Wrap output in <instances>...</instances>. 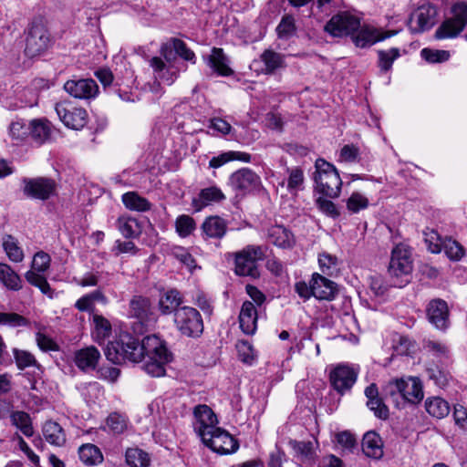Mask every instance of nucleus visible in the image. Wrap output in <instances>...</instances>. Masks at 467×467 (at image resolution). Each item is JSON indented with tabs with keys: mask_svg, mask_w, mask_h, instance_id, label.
I'll return each instance as SVG.
<instances>
[{
	"mask_svg": "<svg viewBox=\"0 0 467 467\" xmlns=\"http://www.w3.org/2000/svg\"><path fill=\"white\" fill-rule=\"evenodd\" d=\"M9 135L17 142L24 141L30 135V121L25 119L14 120L9 126Z\"/></svg>",
	"mask_w": 467,
	"mask_h": 467,
	"instance_id": "obj_43",
	"label": "nucleus"
},
{
	"mask_svg": "<svg viewBox=\"0 0 467 467\" xmlns=\"http://www.w3.org/2000/svg\"><path fill=\"white\" fill-rule=\"evenodd\" d=\"M358 370L346 364H338L330 372L329 379L333 388L340 394L349 390L355 384Z\"/></svg>",
	"mask_w": 467,
	"mask_h": 467,
	"instance_id": "obj_16",
	"label": "nucleus"
},
{
	"mask_svg": "<svg viewBox=\"0 0 467 467\" xmlns=\"http://www.w3.org/2000/svg\"><path fill=\"white\" fill-rule=\"evenodd\" d=\"M368 199L358 192H353L347 200V208L352 213H357L361 210H365L368 208Z\"/></svg>",
	"mask_w": 467,
	"mask_h": 467,
	"instance_id": "obj_54",
	"label": "nucleus"
},
{
	"mask_svg": "<svg viewBox=\"0 0 467 467\" xmlns=\"http://www.w3.org/2000/svg\"><path fill=\"white\" fill-rule=\"evenodd\" d=\"M226 199L224 193L217 186H210L202 189L199 193L192 199V207L194 213H199L205 207L218 203Z\"/></svg>",
	"mask_w": 467,
	"mask_h": 467,
	"instance_id": "obj_19",
	"label": "nucleus"
},
{
	"mask_svg": "<svg viewBox=\"0 0 467 467\" xmlns=\"http://www.w3.org/2000/svg\"><path fill=\"white\" fill-rule=\"evenodd\" d=\"M24 193L30 198L37 200L49 199L56 191V182L52 179L38 177L24 179Z\"/></svg>",
	"mask_w": 467,
	"mask_h": 467,
	"instance_id": "obj_15",
	"label": "nucleus"
},
{
	"mask_svg": "<svg viewBox=\"0 0 467 467\" xmlns=\"http://www.w3.org/2000/svg\"><path fill=\"white\" fill-rule=\"evenodd\" d=\"M130 425L129 418L122 413L111 412L106 419V428L113 434H122Z\"/></svg>",
	"mask_w": 467,
	"mask_h": 467,
	"instance_id": "obj_38",
	"label": "nucleus"
},
{
	"mask_svg": "<svg viewBox=\"0 0 467 467\" xmlns=\"http://www.w3.org/2000/svg\"><path fill=\"white\" fill-rule=\"evenodd\" d=\"M378 66L381 71L390 70L393 62L400 57V50L397 47H391L388 50L378 51Z\"/></svg>",
	"mask_w": 467,
	"mask_h": 467,
	"instance_id": "obj_44",
	"label": "nucleus"
},
{
	"mask_svg": "<svg viewBox=\"0 0 467 467\" xmlns=\"http://www.w3.org/2000/svg\"><path fill=\"white\" fill-rule=\"evenodd\" d=\"M452 17L448 18L437 28L435 36L438 39L453 38L460 35L467 26V2L460 1L452 5Z\"/></svg>",
	"mask_w": 467,
	"mask_h": 467,
	"instance_id": "obj_6",
	"label": "nucleus"
},
{
	"mask_svg": "<svg viewBox=\"0 0 467 467\" xmlns=\"http://www.w3.org/2000/svg\"><path fill=\"white\" fill-rule=\"evenodd\" d=\"M141 342L128 333H123L117 339L108 344L105 355L114 364L126 361L138 363L142 360Z\"/></svg>",
	"mask_w": 467,
	"mask_h": 467,
	"instance_id": "obj_1",
	"label": "nucleus"
},
{
	"mask_svg": "<svg viewBox=\"0 0 467 467\" xmlns=\"http://www.w3.org/2000/svg\"><path fill=\"white\" fill-rule=\"evenodd\" d=\"M100 358L99 349L94 346H89L75 352L74 362L79 369L88 371L96 368Z\"/></svg>",
	"mask_w": 467,
	"mask_h": 467,
	"instance_id": "obj_21",
	"label": "nucleus"
},
{
	"mask_svg": "<svg viewBox=\"0 0 467 467\" xmlns=\"http://www.w3.org/2000/svg\"><path fill=\"white\" fill-rule=\"evenodd\" d=\"M202 232L206 238L222 239L227 231V223L217 215L207 217L202 226Z\"/></svg>",
	"mask_w": 467,
	"mask_h": 467,
	"instance_id": "obj_29",
	"label": "nucleus"
},
{
	"mask_svg": "<svg viewBox=\"0 0 467 467\" xmlns=\"http://www.w3.org/2000/svg\"><path fill=\"white\" fill-rule=\"evenodd\" d=\"M45 440L54 446H62L66 442V434L63 428L56 421L47 420L42 429Z\"/></svg>",
	"mask_w": 467,
	"mask_h": 467,
	"instance_id": "obj_32",
	"label": "nucleus"
},
{
	"mask_svg": "<svg viewBox=\"0 0 467 467\" xmlns=\"http://www.w3.org/2000/svg\"><path fill=\"white\" fill-rule=\"evenodd\" d=\"M4 249L10 260L14 262H21L24 258L22 249L16 244L14 238L8 236L3 244Z\"/></svg>",
	"mask_w": 467,
	"mask_h": 467,
	"instance_id": "obj_58",
	"label": "nucleus"
},
{
	"mask_svg": "<svg viewBox=\"0 0 467 467\" xmlns=\"http://www.w3.org/2000/svg\"><path fill=\"white\" fill-rule=\"evenodd\" d=\"M442 250L444 251L447 257L452 261H459L465 254L463 246L459 242L451 237L443 238Z\"/></svg>",
	"mask_w": 467,
	"mask_h": 467,
	"instance_id": "obj_45",
	"label": "nucleus"
},
{
	"mask_svg": "<svg viewBox=\"0 0 467 467\" xmlns=\"http://www.w3.org/2000/svg\"><path fill=\"white\" fill-rule=\"evenodd\" d=\"M359 27V18L345 12L332 16L325 26V30L333 36H343L353 35Z\"/></svg>",
	"mask_w": 467,
	"mask_h": 467,
	"instance_id": "obj_11",
	"label": "nucleus"
},
{
	"mask_svg": "<svg viewBox=\"0 0 467 467\" xmlns=\"http://www.w3.org/2000/svg\"><path fill=\"white\" fill-rule=\"evenodd\" d=\"M257 310L251 301H244L239 314V326L246 335H254L257 329Z\"/></svg>",
	"mask_w": 467,
	"mask_h": 467,
	"instance_id": "obj_23",
	"label": "nucleus"
},
{
	"mask_svg": "<svg viewBox=\"0 0 467 467\" xmlns=\"http://www.w3.org/2000/svg\"><path fill=\"white\" fill-rule=\"evenodd\" d=\"M51 135L50 123L45 119H33L30 121V135L36 142L42 144Z\"/></svg>",
	"mask_w": 467,
	"mask_h": 467,
	"instance_id": "obj_37",
	"label": "nucleus"
},
{
	"mask_svg": "<svg viewBox=\"0 0 467 467\" xmlns=\"http://www.w3.org/2000/svg\"><path fill=\"white\" fill-rule=\"evenodd\" d=\"M130 313L141 321L147 320L150 315V302L142 296H134L130 303Z\"/></svg>",
	"mask_w": 467,
	"mask_h": 467,
	"instance_id": "obj_41",
	"label": "nucleus"
},
{
	"mask_svg": "<svg viewBox=\"0 0 467 467\" xmlns=\"http://www.w3.org/2000/svg\"><path fill=\"white\" fill-rule=\"evenodd\" d=\"M421 57L430 63H441L447 61L450 53L446 50H435L431 48H423L420 51Z\"/></svg>",
	"mask_w": 467,
	"mask_h": 467,
	"instance_id": "obj_59",
	"label": "nucleus"
},
{
	"mask_svg": "<svg viewBox=\"0 0 467 467\" xmlns=\"http://www.w3.org/2000/svg\"><path fill=\"white\" fill-rule=\"evenodd\" d=\"M55 110L59 119L69 129L81 130L88 122L87 110L75 106L71 101L57 103Z\"/></svg>",
	"mask_w": 467,
	"mask_h": 467,
	"instance_id": "obj_8",
	"label": "nucleus"
},
{
	"mask_svg": "<svg viewBox=\"0 0 467 467\" xmlns=\"http://www.w3.org/2000/svg\"><path fill=\"white\" fill-rule=\"evenodd\" d=\"M0 281L10 290L18 291L22 288L19 275L6 264H0Z\"/></svg>",
	"mask_w": 467,
	"mask_h": 467,
	"instance_id": "obj_39",
	"label": "nucleus"
},
{
	"mask_svg": "<svg viewBox=\"0 0 467 467\" xmlns=\"http://www.w3.org/2000/svg\"><path fill=\"white\" fill-rule=\"evenodd\" d=\"M92 320L94 326L92 337L97 343L103 344L111 335V324L106 317L99 314H94Z\"/></svg>",
	"mask_w": 467,
	"mask_h": 467,
	"instance_id": "obj_34",
	"label": "nucleus"
},
{
	"mask_svg": "<svg viewBox=\"0 0 467 467\" xmlns=\"http://www.w3.org/2000/svg\"><path fill=\"white\" fill-rule=\"evenodd\" d=\"M425 349L437 358H448L449 348L448 347L439 341L429 340L424 345Z\"/></svg>",
	"mask_w": 467,
	"mask_h": 467,
	"instance_id": "obj_61",
	"label": "nucleus"
},
{
	"mask_svg": "<svg viewBox=\"0 0 467 467\" xmlns=\"http://www.w3.org/2000/svg\"><path fill=\"white\" fill-rule=\"evenodd\" d=\"M202 441L207 447L219 454H231L239 448L237 441L229 432L219 427Z\"/></svg>",
	"mask_w": 467,
	"mask_h": 467,
	"instance_id": "obj_12",
	"label": "nucleus"
},
{
	"mask_svg": "<svg viewBox=\"0 0 467 467\" xmlns=\"http://www.w3.org/2000/svg\"><path fill=\"white\" fill-rule=\"evenodd\" d=\"M362 451L369 458L380 459L383 456V443L380 436L368 431L362 440Z\"/></svg>",
	"mask_w": 467,
	"mask_h": 467,
	"instance_id": "obj_31",
	"label": "nucleus"
},
{
	"mask_svg": "<svg viewBox=\"0 0 467 467\" xmlns=\"http://www.w3.org/2000/svg\"><path fill=\"white\" fill-rule=\"evenodd\" d=\"M205 61L212 71L218 76L228 77L234 73L229 65V58L222 48L213 47L211 54L205 58Z\"/></svg>",
	"mask_w": 467,
	"mask_h": 467,
	"instance_id": "obj_22",
	"label": "nucleus"
},
{
	"mask_svg": "<svg viewBox=\"0 0 467 467\" xmlns=\"http://www.w3.org/2000/svg\"><path fill=\"white\" fill-rule=\"evenodd\" d=\"M229 185L237 193L245 194L261 187L260 177L249 168H242L229 177Z\"/></svg>",
	"mask_w": 467,
	"mask_h": 467,
	"instance_id": "obj_13",
	"label": "nucleus"
},
{
	"mask_svg": "<svg viewBox=\"0 0 467 467\" xmlns=\"http://www.w3.org/2000/svg\"><path fill=\"white\" fill-rule=\"evenodd\" d=\"M150 66L152 67L154 78L168 86L172 85L179 77L178 72L173 69V67L167 66L161 57H151Z\"/></svg>",
	"mask_w": 467,
	"mask_h": 467,
	"instance_id": "obj_27",
	"label": "nucleus"
},
{
	"mask_svg": "<svg viewBox=\"0 0 467 467\" xmlns=\"http://www.w3.org/2000/svg\"><path fill=\"white\" fill-rule=\"evenodd\" d=\"M13 355L16 364L19 369H25L26 368L36 366L37 364L35 356L29 351L14 348Z\"/></svg>",
	"mask_w": 467,
	"mask_h": 467,
	"instance_id": "obj_55",
	"label": "nucleus"
},
{
	"mask_svg": "<svg viewBox=\"0 0 467 467\" xmlns=\"http://www.w3.org/2000/svg\"><path fill=\"white\" fill-rule=\"evenodd\" d=\"M296 27L292 16H285L276 27L279 38L288 39L296 34Z\"/></svg>",
	"mask_w": 467,
	"mask_h": 467,
	"instance_id": "obj_52",
	"label": "nucleus"
},
{
	"mask_svg": "<svg viewBox=\"0 0 467 467\" xmlns=\"http://www.w3.org/2000/svg\"><path fill=\"white\" fill-rule=\"evenodd\" d=\"M182 296L176 289H170L164 292L159 299V310L162 315L175 313L176 309L181 307Z\"/></svg>",
	"mask_w": 467,
	"mask_h": 467,
	"instance_id": "obj_30",
	"label": "nucleus"
},
{
	"mask_svg": "<svg viewBox=\"0 0 467 467\" xmlns=\"http://www.w3.org/2000/svg\"><path fill=\"white\" fill-rule=\"evenodd\" d=\"M315 168L314 181L317 191L329 198L338 197L342 181L336 167L319 158L315 162Z\"/></svg>",
	"mask_w": 467,
	"mask_h": 467,
	"instance_id": "obj_2",
	"label": "nucleus"
},
{
	"mask_svg": "<svg viewBox=\"0 0 467 467\" xmlns=\"http://www.w3.org/2000/svg\"><path fill=\"white\" fill-rule=\"evenodd\" d=\"M388 392L391 396L398 394L403 400L414 404L423 399L421 382L417 378L395 379L389 382Z\"/></svg>",
	"mask_w": 467,
	"mask_h": 467,
	"instance_id": "obj_7",
	"label": "nucleus"
},
{
	"mask_svg": "<svg viewBox=\"0 0 467 467\" xmlns=\"http://www.w3.org/2000/svg\"><path fill=\"white\" fill-rule=\"evenodd\" d=\"M12 423L16 426L21 432L26 437L33 435L34 431L31 424L30 417L23 411H16L11 415Z\"/></svg>",
	"mask_w": 467,
	"mask_h": 467,
	"instance_id": "obj_48",
	"label": "nucleus"
},
{
	"mask_svg": "<svg viewBox=\"0 0 467 467\" xmlns=\"http://www.w3.org/2000/svg\"><path fill=\"white\" fill-rule=\"evenodd\" d=\"M125 456L127 463L131 467H147L150 463L149 455L138 448L128 449Z\"/></svg>",
	"mask_w": 467,
	"mask_h": 467,
	"instance_id": "obj_47",
	"label": "nucleus"
},
{
	"mask_svg": "<svg viewBox=\"0 0 467 467\" xmlns=\"http://www.w3.org/2000/svg\"><path fill=\"white\" fill-rule=\"evenodd\" d=\"M43 273L36 272L35 270H29L26 273V281L40 289V291L51 296V288L47 278L42 275Z\"/></svg>",
	"mask_w": 467,
	"mask_h": 467,
	"instance_id": "obj_49",
	"label": "nucleus"
},
{
	"mask_svg": "<svg viewBox=\"0 0 467 467\" xmlns=\"http://www.w3.org/2000/svg\"><path fill=\"white\" fill-rule=\"evenodd\" d=\"M312 289L318 300H332L336 294L334 282L317 273L312 275Z\"/></svg>",
	"mask_w": 467,
	"mask_h": 467,
	"instance_id": "obj_28",
	"label": "nucleus"
},
{
	"mask_svg": "<svg viewBox=\"0 0 467 467\" xmlns=\"http://www.w3.org/2000/svg\"><path fill=\"white\" fill-rule=\"evenodd\" d=\"M193 428L201 439H204L213 431L218 422L217 417L207 405H198L193 410Z\"/></svg>",
	"mask_w": 467,
	"mask_h": 467,
	"instance_id": "obj_14",
	"label": "nucleus"
},
{
	"mask_svg": "<svg viewBox=\"0 0 467 467\" xmlns=\"http://www.w3.org/2000/svg\"><path fill=\"white\" fill-rule=\"evenodd\" d=\"M175 228L181 237H187L195 230L196 223L190 215L182 214L177 217Z\"/></svg>",
	"mask_w": 467,
	"mask_h": 467,
	"instance_id": "obj_51",
	"label": "nucleus"
},
{
	"mask_svg": "<svg viewBox=\"0 0 467 467\" xmlns=\"http://www.w3.org/2000/svg\"><path fill=\"white\" fill-rule=\"evenodd\" d=\"M426 411L432 417L442 419L451 411L450 404L441 397H430L425 400Z\"/></svg>",
	"mask_w": 467,
	"mask_h": 467,
	"instance_id": "obj_35",
	"label": "nucleus"
},
{
	"mask_svg": "<svg viewBox=\"0 0 467 467\" xmlns=\"http://www.w3.org/2000/svg\"><path fill=\"white\" fill-rule=\"evenodd\" d=\"M173 323L177 330L185 337H197L203 331L202 316L192 306H183L176 309Z\"/></svg>",
	"mask_w": 467,
	"mask_h": 467,
	"instance_id": "obj_5",
	"label": "nucleus"
},
{
	"mask_svg": "<svg viewBox=\"0 0 467 467\" xmlns=\"http://www.w3.org/2000/svg\"><path fill=\"white\" fill-rule=\"evenodd\" d=\"M412 272L411 254L407 245L397 244L391 253L389 273L391 276L408 277Z\"/></svg>",
	"mask_w": 467,
	"mask_h": 467,
	"instance_id": "obj_9",
	"label": "nucleus"
},
{
	"mask_svg": "<svg viewBox=\"0 0 467 467\" xmlns=\"http://www.w3.org/2000/svg\"><path fill=\"white\" fill-rule=\"evenodd\" d=\"M121 201L130 211L144 213L150 211L152 207L150 202L140 196L137 192H128L122 194Z\"/></svg>",
	"mask_w": 467,
	"mask_h": 467,
	"instance_id": "obj_33",
	"label": "nucleus"
},
{
	"mask_svg": "<svg viewBox=\"0 0 467 467\" xmlns=\"http://www.w3.org/2000/svg\"><path fill=\"white\" fill-rule=\"evenodd\" d=\"M267 238L274 245L290 249L296 244V238L293 233L283 225H273L267 231Z\"/></svg>",
	"mask_w": 467,
	"mask_h": 467,
	"instance_id": "obj_26",
	"label": "nucleus"
},
{
	"mask_svg": "<svg viewBox=\"0 0 467 467\" xmlns=\"http://www.w3.org/2000/svg\"><path fill=\"white\" fill-rule=\"evenodd\" d=\"M437 15L436 7L431 4L419 6L408 21L410 32L418 34L430 30L436 24Z\"/></svg>",
	"mask_w": 467,
	"mask_h": 467,
	"instance_id": "obj_10",
	"label": "nucleus"
},
{
	"mask_svg": "<svg viewBox=\"0 0 467 467\" xmlns=\"http://www.w3.org/2000/svg\"><path fill=\"white\" fill-rule=\"evenodd\" d=\"M30 322L25 317L13 312H0V325L10 327H21L29 326Z\"/></svg>",
	"mask_w": 467,
	"mask_h": 467,
	"instance_id": "obj_50",
	"label": "nucleus"
},
{
	"mask_svg": "<svg viewBox=\"0 0 467 467\" xmlns=\"http://www.w3.org/2000/svg\"><path fill=\"white\" fill-rule=\"evenodd\" d=\"M117 228L125 238H135L140 234L139 222L130 216L119 217Z\"/></svg>",
	"mask_w": 467,
	"mask_h": 467,
	"instance_id": "obj_40",
	"label": "nucleus"
},
{
	"mask_svg": "<svg viewBox=\"0 0 467 467\" xmlns=\"http://www.w3.org/2000/svg\"><path fill=\"white\" fill-rule=\"evenodd\" d=\"M261 60L265 65V72L271 74L276 69L284 67V57L272 50H265L261 55Z\"/></svg>",
	"mask_w": 467,
	"mask_h": 467,
	"instance_id": "obj_42",
	"label": "nucleus"
},
{
	"mask_svg": "<svg viewBox=\"0 0 467 467\" xmlns=\"http://www.w3.org/2000/svg\"><path fill=\"white\" fill-rule=\"evenodd\" d=\"M318 265L324 274L332 275L337 270L338 258L334 254L323 252L318 255Z\"/></svg>",
	"mask_w": 467,
	"mask_h": 467,
	"instance_id": "obj_56",
	"label": "nucleus"
},
{
	"mask_svg": "<svg viewBox=\"0 0 467 467\" xmlns=\"http://www.w3.org/2000/svg\"><path fill=\"white\" fill-rule=\"evenodd\" d=\"M359 158V149L353 144L344 145L339 152L338 161L340 162H356Z\"/></svg>",
	"mask_w": 467,
	"mask_h": 467,
	"instance_id": "obj_63",
	"label": "nucleus"
},
{
	"mask_svg": "<svg viewBox=\"0 0 467 467\" xmlns=\"http://www.w3.org/2000/svg\"><path fill=\"white\" fill-rule=\"evenodd\" d=\"M230 255L234 257V273L237 275L249 276L252 278L259 277L258 263L265 258V247L249 244Z\"/></svg>",
	"mask_w": 467,
	"mask_h": 467,
	"instance_id": "obj_3",
	"label": "nucleus"
},
{
	"mask_svg": "<svg viewBox=\"0 0 467 467\" xmlns=\"http://www.w3.org/2000/svg\"><path fill=\"white\" fill-rule=\"evenodd\" d=\"M80 461L88 466L97 465L103 461V455L100 450L94 444H83L78 449Z\"/></svg>",
	"mask_w": 467,
	"mask_h": 467,
	"instance_id": "obj_36",
	"label": "nucleus"
},
{
	"mask_svg": "<svg viewBox=\"0 0 467 467\" xmlns=\"http://www.w3.org/2000/svg\"><path fill=\"white\" fill-rule=\"evenodd\" d=\"M429 321L438 329H446L449 326V308L442 299L431 300L427 307Z\"/></svg>",
	"mask_w": 467,
	"mask_h": 467,
	"instance_id": "obj_20",
	"label": "nucleus"
},
{
	"mask_svg": "<svg viewBox=\"0 0 467 467\" xmlns=\"http://www.w3.org/2000/svg\"><path fill=\"white\" fill-rule=\"evenodd\" d=\"M143 369L151 377H162L165 375V366L171 360H164L161 357L156 358H144Z\"/></svg>",
	"mask_w": 467,
	"mask_h": 467,
	"instance_id": "obj_46",
	"label": "nucleus"
},
{
	"mask_svg": "<svg viewBox=\"0 0 467 467\" xmlns=\"http://www.w3.org/2000/svg\"><path fill=\"white\" fill-rule=\"evenodd\" d=\"M142 360L144 358H156L161 357L164 360H171V354L165 342L156 335L143 337L141 340Z\"/></svg>",
	"mask_w": 467,
	"mask_h": 467,
	"instance_id": "obj_18",
	"label": "nucleus"
},
{
	"mask_svg": "<svg viewBox=\"0 0 467 467\" xmlns=\"http://www.w3.org/2000/svg\"><path fill=\"white\" fill-rule=\"evenodd\" d=\"M287 190L290 193H296L302 189L304 183V172L299 168L288 169Z\"/></svg>",
	"mask_w": 467,
	"mask_h": 467,
	"instance_id": "obj_53",
	"label": "nucleus"
},
{
	"mask_svg": "<svg viewBox=\"0 0 467 467\" xmlns=\"http://www.w3.org/2000/svg\"><path fill=\"white\" fill-rule=\"evenodd\" d=\"M64 89L79 99H92L99 94V86L92 78L69 79L64 84Z\"/></svg>",
	"mask_w": 467,
	"mask_h": 467,
	"instance_id": "obj_17",
	"label": "nucleus"
},
{
	"mask_svg": "<svg viewBox=\"0 0 467 467\" xmlns=\"http://www.w3.org/2000/svg\"><path fill=\"white\" fill-rule=\"evenodd\" d=\"M172 47L176 54L180 56L182 58L190 61L192 64H195V54L186 46V44L182 40L177 38L173 39Z\"/></svg>",
	"mask_w": 467,
	"mask_h": 467,
	"instance_id": "obj_62",
	"label": "nucleus"
},
{
	"mask_svg": "<svg viewBox=\"0 0 467 467\" xmlns=\"http://www.w3.org/2000/svg\"><path fill=\"white\" fill-rule=\"evenodd\" d=\"M51 258L45 252H37L33 258L31 270L38 273H45L50 266Z\"/></svg>",
	"mask_w": 467,
	"mask_h": 467,
	"instance_id": "obj_64",
	"label": "nucleus"
},
{
	"mask_svg": "<svg viewBox=\"0 0 467 467\" xmlns=\"http://www.w3.org/2000/svg\"><path fill=\"white\" fill-rule=\"evenodd\" d=\"M426 374L429 379L439 388H444L449 382L450 376L447 372L440 369L438 367L428 368Z\"/></svg>",
	"mask_w": 467,
	"mask_h": 467,
	"instance_id": "obj_60",
	"label": "nucleus"
},
{
	"mask_svg": "<svg viewBox=\"0 0 467 467\" xmlns=\"http://www.w3.org/2000/svg\"><path fill=\"white\" fill-rule=\"evenodd\" d=\"M425 243L428 249L432 254H439L442 251L443 239L434 230L424 232Z\"/></svg>",
	"mask_w": 467,
	"mask_h": 467,
	"instance_id": "obj_57",
	"label": "nucleus"
},
{
	"mask_svg": "<svg viewBox=\"0 0 467 467\" xmlns=\"http://www.w3.org/2000/svg\"><path fill=\"white\" fill-rule=\"evenodd\" d=\"M50 45V35L47 28L46 20L37 16L30 23L26 37L25 53L34 57L45 52Z\"/></svg>",
	"mask_w": 467,
	"mask_h": 467,
	"instance_id": "obj_4",
	"label": "nucleus"
},
{
	"mask_svg": "<svg viewBox=\"0 0 467 467\" xmlns=\"http://www.w3.org/2000/svg\"><path fill=\"white\" fill-rule=\"evenodd\" d=\"M386 37L387 36L377 28L364 26L356 31V34L352 36V40L356 47L365 48L373 46Z\"/></svg>",
	"mask_w": 467,
	"mask_h": 467,
	"instance_id": "obj_24",
	"label": "nucleus"
},
{
	"mask_svg": "<svg viewBox=\"0 0 467 467\" xmlns=\"http://www.w3.org/2000/svg\"><path fill=\"white\" fill-rule=\"evenodd\" d=\"M364 393L368 400V408L373 411L377 418L386 420L389 417V409L379 397L377 385L375 383H371L365 389Z\"/></svg>",
	"mask_w": 467,
	"mask_h": 467,
	"instance_id": "obj_25",
	"label": "nucleus"
}]
</instances>
